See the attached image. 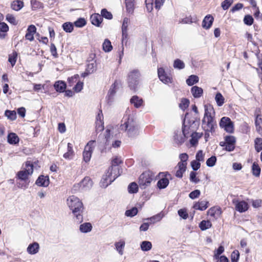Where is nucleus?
<instances>
[{"label":"nucleus","instance_id":"1","mask_svg":"<svg viewBox=\"0 0 262 262\" xmlns=\"http://www.w3.org/2000/svg\"><path fill=\"white\" fill-rule=\"evenodd\" d=\"M68 205L72 211L75 216V220L77 223H80L83 221L82 212L83 205L79 199L74 195L70 196L67 199Z\"/></svg>","mask_w":262,"mask_h":262},{"label":"nucleus","instance_id":"2","mask_svg":"<svg viewBox=\"0 0 262 262\" xmlns=\"http://www.w3.org/2000/svg\"><path fill=\"white\" fill-rule=\"evenodd\" d=\"M123 119L124 123L120 125V129L126 132L129 137L133 138L138 135V126L133 117L127 116Z\"/></svg>","mask_w":262,"mask_h":262},{"label":"nucleus","instance_id":"3","mask_svg":"<svg viewBox=\"0 0 262 262\" xmlns=\"http://www.w3.org/2000/svg\"><path fill=\"white\" fill-rule=\"evenodd\" d=\"M209 110H213V108L205 105V114L202 120V126L206 132H212L214 130V126L216 125V122L213 117L211 116V113L209 112Z\"/></svg>","mask_w":262,"mask_h":262},{"label":"nucleus","instance_id":"4","mask_svg":"<svg viewBox=\"0 0 262 262\" xmlns=\"http://www.w3.org/2000/svg\"><path fill=\"white\" fill-rule=\"evenodd\" d=\"M187 114L186 115H187ZM198 123L193 120H188L185 116L183 121L182 132L184 137H189V135L196 132Z\"/></svg>","mask_w":262,"mask_h":262},{"label":"nucleus","instance_id":"5","mask_svg":"<svg viewBox=\"0 0 262 262\" xmlns=\"http://www.w3.org/2000/svg\"><path fill=\"white\" fill-rule=\"evenodd\" d=\"M33 171V165L30 161H27L25 164V170H21L17 172V180H26L25 181V185L28 183H30L28 177L31 175Z\"/></svg>","mask_w":262,"mask_h":262},{"label":"nucleus","instance_id":"6","mask_svg":"<svg viewBox=\"0 0 262 262\" xmlns=\"http://www.w3.org/2000/svg\"><path fill=\"white\" fill-rule=\"evenodd\" d=\"M140 76V74L138 70H134L128 73L127 82L128 86L131 90L136 91Z\"/></svg>","mask_w":262,"mask_h":262},{"label":"nucleus","instance_id":"7","mask_svg":"<svg viewBox=\"0 0 262 262\" xmlns=\"http://www.w3.org/2000/svg\"><path fill=\"white\" fill-rule=\"evenodd\" d=\"M153 178L150 171H145L143 172L139 178V185L142 189H145L149 186Z\"/></svg>","mask_w":262,"mask_h":262},{"label":"nucleus","instance_id":"8","mask_svg":"<svg viewBox=\"0 0 262 262\" xmlns=\"http://www.w3.org/2000/svg\"><path fill=\"white\" fill-rule=\"evenodd\" d=\"M95 140H91L84 147L83 152V159L86 163L89 162L91 160L92 154L95 147Z\"/></svg>","mask_w":262,"mask_h":262},{"label":"nucleus","instance_id":"9","mask_svg":"<svg viewBox=\"0 0 262 262\" xmlns=\"http://www.w3.org/2000/svg\"><path fill=\"white\" fill-rule=\"evenodd\" d=\"M220 126L221 128L228 133L234 132V124L229 117H224L221 118L220 122Z\"/></svg>","mask_w":262,"mask_h":262},{"label":"nucleus","instance_id":"10","mask_svg":"<svg viewBox=\"0 0 262 262\" xmlns=\"http://www.w3.org/2000/svg\"><path fill=\"white\" fill-rule=\"evenodd\" d=\"M119 84V82L116 80L112 85L110 89L109 90L107 94V101L108 103H111L113 101L114 98L116 93V90L118 88Z\"/></svg>","mask_w":262,"mask_h":262},{"label":"nucleus","instance_id":"11","mask_svg":"<svg viewBox=\"0 0 262 262\" xmlns=\"http://www.w3.org/2000/svg\"><path fill=\"white\" fill-rule=\"evenodd\" d=\"M158 74L160 80L165 84L171 83V78L167 76L163 68H160L158 69Z\"/></svg>","mask_w":262,"mask_h":262},{"label":"nucleus","instance_id":"12","mask_svg":"<svg viewBox=\"0 0 262 262\" xmlns=\"http://www.w3.org/2000/svg\"><path fill=\"white\" fill-rule=\"evenodd\" d=\"M114 169V168L110 167L108 170V175H110V184H111L122 172V169H120L119 167H118L117 170Z\"/></svg>","mask_w":262,"mask_h":262},{"label":"nucleus","instance_id":"13","mask_svg":"<svg viewBox=\"0 0 262 262\" xmlns=\"http://www.w3.org/2000/svg\"><path fill=\"white\" fill-rule=\"evenodd\" d=\"M222 212L220 207H213L208 210L207 214L214 219H217L220 216Z\"/></svg>","mask_w":262,"mask_h":262},{"label":"nucleus","instance_id":"14","mask_svg":"<svg viewBox=\"0 0 262 262\" xmlns=\"http://www.w3.org/2000/svg\"><path fill=\"white\" fill-rule=\"evenodd\" d=\"M49 178L48 176L41 175L36 181L35 184L39 186L47 187L49 185Z\"/></svg>","mask_w":262,"mask_h":262},{"label":"nucleus","instance_id":"15","mask_svg":"<svg viewBox=\"0 0 262 262\" xmlns=\"http://www.w3.org/2000/svg\"><path fill=\"white\" fill-rule=\"evenodd\" d=\"M39 248V244L37 242H33L29 245L27 251L30 254L34 255L38 252Z\"/></svg>","mask_w":262,"mask_h":262},{"label":"nucleus","instance_id":"16","mask_svg":"<svg viewBox=\"0 0 262 262\" xmlns=\"http://www.w3.org/2000/svg\"><path fill=\"white\" fill-rule=\"evenodd\" d=\"M129 23V18L125 17L123 19L122 25V42L124 41V39H126L127 38V27Z\"/></svg>","mask_w":262,"mask_h":262},{"label":"nucleus","instance_id":"17","mask_svg":"<svg viewBox=\"0 0 262 262\" xmlns=\"http://www.w3.org/2000/svg\"><path fill=\"white\" fill-rule=\"evenodd\" d=\"M208 201L206 200H203L195 203L193 206V208L196 210H200L203 211L206 210L208 207Z\"/></svg>","mask_w":262,"mask_h":262},{"label":"nucleus","instance_id":"18","mask_svg":"<svg viewBox=\"0 0 262 262\" xmlns=\"http://www.w3.org/2000/svg\"><path fill=\"white\" fill-rule=\"evenodd\" d=\"M214 18L211 15H206L202 22V27L206 29H209L212 25Z\"/></svg>","mask_w":262,"mask_h":262},{"label":"nucleus","instance_id":"19","mask_svg":"<svg viewBox=\"0 0 262 262\" xmlns=\"http://www.w3.org/2000/svg\"><path fill=\"white\" fill-rule=\"evenodd\" d=\"M90 19L93 25L99 27L103 20V18L101 15L95 13L91 16Z\"/></svg>","mask_w":262,"mask_h":262},{"label":"nucleus","instance_id":"20","mask_svg":"<svg viewBox=\"0 0 262 262\" xmlns=\"http://www.w3.org/2000/svg\"><path fill=\"white\" fill-rule=\"evenodd\" d=\"M235 208L239 212L246 211L248 208V205L245 201H236L235 203Z\"/></svg>","mask_w":262,"mask_h":262},{"label":"nucleus","instance_id":"21","mask_svg":"<svg viewBox=\"0 0 262 262\" xmlns=\"http://www.w3.org/2000/svg\"><path fill=\"white\" fill-rule=\"evenodd\" d=\"M191 92L194 98H200L203 94V89L198 86H193L191 88Z\"/></svg>","mask_w":262,"mask_h":262},{"label":"nucleus","instance_id":"22","mask_svg":"<svg viewBox=\"0 0 262 262\" xmlns=\"http://www.w3.org/2000/svg\"><path fill=\"white\" fill-rule=\"evenodd\" d=\"M80 187L83 188L89 189L93 185L92 181L89 177H85L80 183Z\"/></svg>","mask_w":262,"mask_h":262},{"label":"nucleus","instance_id":"23","mask_svg":"<svg viewBox=\"0 0 262 262\" xmlns=\"http://www.w3.org/2000/svg\"><path fill=\"white\" fill-rule=\"evenodd\" d=\"M130 102L136 108L140 107L143 104V101L137 96H134L130 100Z\"/></svg>","mask_w":262,"mask_h":262},{"label":"nucleus","instance_id":"24","mask_svg":"<svg viewBox=\"0 0 262 262\" xmlns=\"http://www.w3.org/2000/svg\"><path fill=\"white\" fill-rule=\"evenodd\" d=\"M54 88L58 92H63L66 89V84L62 81H56L54 85Z\"/></svg>","mask_w":262,"mask_h":262},{"label":"nucleus","instance_id":"25","mask_svg":"<svg viewBox=\"0 0 262 262\" xmlns=\"http://www.w3.org/2000/svg\"><path fill=\"white\" fill-rule=\"evenodd\" d=\"M178 169L176 173V176L178 178H181L183 177V173L186 171V166L183 163H178Z\"/></svg>","mask_w":262,"mask_h":262},{"label":"nucleus","instance_id":"26","mask_svg":"<svg viewBox=\"0 0 262 262\" xmlns=\"http://www.w3.org/2000/svg\"><path fill=\"white\" fill-rule=\"evenodd\" d=\"M185 138L187 137L184 136L183 132L182 134H181L180 131H177L174 133V140L177 143L181 144L183 143L185 140Z\"/></svg>","mask_w":262,"mask_h":262},{"label":"nucleus","instance_id":"27","mask_svg":"<svg viewBox=\"0 0 262 262\" xmlns=\"http://www.w3.org/2000/svg\"><path fill=\"white\" fill-rule=\"evenodd\" d=\"M191 137L190 143L192 146H195L198 142V139L201 137V135L196 132L189 135Z\"/></svg>","mask_w":262,"mask_h":262},{"label":"nucleus","instance_id":"28","mask_svg":"<svg viewBox=\"0 0 262 262\" xmlns=\"http://www.w3.org/2000/svg\"><path fill=\"white\" fill-rule=\"evenodd\" d=\"M74 156V151L71 143L68 144V151L63 155V157L66 159H72Z\"/></svg>","mask_w":262,"mask_h":262},{"label":"nucleus","instance_id":"29","mask_svg":"<svg viewBox=\"0 0 262 262\" xmlns=\"http://www.w3.org/2000/svg\"><path fill=\"white\" fill-rule=\"evenodd\" d=\"M92 226L90 223H85L80 226L79 229L82 233H87L90 232L92 230Z\"/></svg>","mask_w":262,"mask_h":262},{"label":"nucleus","instance_id":"30","mask_svg":"<svg viewBox=\"0 0 262 262\" xmlns=\"http://www.w3.org/2000/svg\"><path fill=\"white\" fill-rule=\"evenodd\" d=\"M211 226H212V224H211V222L209 220H207V221L203 220L199 224V227L202 231L207 230V229L211 228Z\"/></svg>","mask_w":262,"mask_h":262},{"label":"nucleus","instance_id":"31","mask_svg":"<svg viewBox=\"0 0 262 262\" xmlns=\"http://www.w3.org/2000/svg\"><path fill=\"white\" fill-rule=\"evenodd\" d=\"M125 4L127 12L133 14L134 10V0H125Z\"/></svg>","mask_w":262,"mask_h":262},{"label":"nucleus","instance_id":"32","mask_svg":"<svg viewBox=\"0 0 262 262\" xmlns=\"http://www.w3.org/2000/svg\"><path fill=\"white\" fill-rule=\"evenodd\" d=\"M255 124L256 131L259 133L262 132V118L259 117V115H257L255 118Z\"/></svg>","mask_w":262,"mask_h":262},{"label":"nucleus","instance_id":"33","mask_svg":"<svg viewBox=\"0 0 262 262\" xmlns=\"http://www.w3.org/2000/svg\"><path fill=\"white\" fill-rule=\"evenodd\" d=\"M141 249L143 251H148L152 248L151 243L149 241H143L140 245Z\"/></svg>","mask_w":262,"mask_h":262},{"label":"nucleus","instance_id":"34","mask_svg":"<svg viewBox=\"0 0 262 262\" xmlns=\"http://www.w3.org/2000/svg\"><path fill=\"white\" fill-rule=\"evenodd\" d=\"M169 184V180L167 178H162L159 180L157 183V186L160 189L166 188Z\"/></svg>","mask_w":262,"mask_h":262},{"label":"nucleus","instance_id":"35","mask_svg":"<svg viewBox=\"0 0 262 262\" xmlns=\"http://www.w3.org/2000/svg\"><path fill=\"white\" fill-rule=\"evenodd\" d=\"M257 60L258 68H256V70L259 77L262 79V55L257 56Z\"/></svg>","mask_w":262,"mask_h":262},{"label":"nucleus","instance_id":"36","mask_svg":"<svg viewBox=\"0 0 262 262\" xmlns=\"http://www.w3.org/2000/svg\"><path fill=\"white\" fill-rule=\"evenodd\" d=\"M198 76L194 75L190 76L189 78L186 80V83L189 86L193 85L194 84L198 82Z\"/></svg>","mask_w":262,"mask_h":262},{"label":"nucleus","instance_id":"37","mask_svg":"<svg viewBox=\"0 0 262 262\" xmlns=\"http://www.w3.org/2000/svg\"><path fill=\"white\" fill-rule=\"evenodd\" d=\"M215 100L217 103V106H221L224 103L225 99L223 95L220 93H217L215 97Z\"/></svg>","mask_w":262,"mask_h":262},{"label":"nucleus","instance_id":"38","mask_svg":"<svg viewBox=\"0 0 262 262\" xmlns=\"http://www.w3.org/2000/svg\"><path fill=\"white\" fill-rule=\"evenodd\" d=\"M254 147L257 152L262 150V138H256L254 140Z\"/></svg>","mask_w":262,"mask_h":262},{"label":"nucleus","instance_id":"39","mask_svg":"<svg viewBox=\"0 0 262 262\" xmlns=\"http://www.w3.org/2000/svg\"><path fill=\"white\" fill-rule=\"evenodd\" d=\"M252 170V173L254 176L257 177L259 176L261 170L260 168L256 162L253 163Z\"/></svg>","mask_w":262,"mask_h":262},{"label":"nucleus","instance_id":"40","mask_svg":"<svg viewBox=\"0 0 262 262\" xmlns=\"http://www.w3.org/2000/svg\"><path fill=\"white\" fill-rule=\"evenodd\" d=\"M116 249L119 252L120 255H122L123 253V249L125 247V242L124 241H120L119 242H117L115 244Z\"/></svg>","mask_w":262,"mask_h":262},{"label":"nucleus","instance_id":"41","mask_svg":"<svg viewBox=\"0 0 262 262\" xmlns=\"http://www.w3.org/2000/svg\"><path fill=\"white\" fill-rule=\"evenodd\" d=\"M102 46L103 49L105 52H110L113 48L111 41L107 39L104 40Z\"/></svg>","mask_w":262,"mask_h":262},{"label":"nucleus","instance_id":"42","mask_svg":"<svg viewBox=\"0 0 262 262\" xmlns=\"http://www.w3.org/2000/svg\"><path fill=\"white\" fill-rule=\"evenodd\" d=\"M5 116L11 120H14L16 118V113L14 111L6 110L5 112Z\"/></svg>","mask_w":262,"mask_h":262},{"label":"nucleus","instance_id":"43","mask_svg":"<svg viewBox=\"0 0 262 262\" xmlns=\"http://www.w3.org/2000/svg\"><path fill=\"white\" fill-rule=\"evenodd\" d=\"M62 28L66 32L71 33L73 31L74 27L72 23L67 22L62 25Z\"/></svg>","mask_w":262,"mask_h":262},{"label":"nucleus","instance_id":"44","mask_svg":"<svg viewBox=\"0 0 262 262\" xmlns=\"http://www.w3.org/2000/svg\"><path fill=\"white\" fill-rule=\"evenodd\" d=\"M128 190L130 193H135L138 191V185L135 182L131 183L128 187Z\"/></svg>","mask_w":262,"mask_h":262},{"label":"nucleus","instance_id":"45","mask_svg":"<svg viewBox=\"0 0 262 262\" xmlns=\"http://www.w3.org/2000/svg\"><path fill=\"white\" fill-rule=\"evenodd\" d=\"M173 67L179 70L183 69L185 68V64L183 61L177 59L173 62Z\"/></svg>","mask_w":262,"mask_h":262},{"label":"nucleus","instance_id":"46","mask_svg":"<svg viewBox=\"0 0 262 262\" xmlns=\"http://www.w3.org/2000/svg\"><path fill=\"white\" fill-rule=\"evenodd\" d=\"M110 175H106L103 177L100 182V185L101 187L106 188L108 185H110Z\"/></svg>","mask_w":262,"mask_h":262},{"label":"nucleus","instance_id":"47","mask_svg":"<svg viewBox=\"0 0 262 262\" xmlns=\"http://www.w3.org/2000/svg\"><path fill=\"white\" fill-rule=\"evenodd\" d=\"M163 215L161 213H158L150 218L145 219L146 220H150V223H155L160 221L163 217Z\"/></svg>","mask_w":262,"mask_h":262},{"label":"nucleus","instance_id":"48","mask_svg":"<svg viewBox=\"0 0 262 262\" xmlns=\"http://www.w3.org/2000/svg\"><path fill=\"white\" fill-rule=\"evenodd\" d=\"M101 16L108 19H111L113 18V15L110 12H108L106 9H103L101 11Z\"/></svg>","mask_w":262,"mask_h":262},{"label":"nucleus","instance_id":"49","mask_svg":"<svg viewBox=\"0 0 262 262\" xmlns=\"http://www.w3.org/2000/svg\"><path fill=\"white\" fill-rule=\"evenodd\" d=\"M32 7L33 10L43 8V5L42 3L36 0L31 1Z\"/></svg>","mask_w":262,"mask_h":262},{"label":"nucleus","instance_id":"50","mask_svg":"<svg viewBox=\"0 0 262 262\" xmlns=\"http://www.w3.org/2000/svg\"><path fill=\"white\" fill-rule=\"evenodd\" d=\"M138 213V209L136 207H133L131 209L127 210L125 214L127 216L133 217L136 215Z\"/></svg>","mask_w":262,"mask_h":262},{"label":"nucleus","instance_id":"51","mask_svg":"<svg viewBox=\"0 0 262 262\" xmlns=\"http://www.w3.org/2000/svg\"><path fill=\"white\" fill-rule=\"evenodd\" d=\"M189 104V100L186 98H183L182 99L181 103L179 104V107L180 108L184 111L186 108L188 107Z\"/></svg>","mask_w":262,"mask_h":262},{"label":"nucleus","instance_id":"52","mask_svg":"<svg viewBox=\"0 0 262 262\" xmlns=\"http://www.w3.org/2000/svg\"><path fill=\"white\" fill-rule=\"evenodd\" d=\"M8 142L11 144H16V135L15 133H10L8 135Z\"/></svg>","mask_w":262,"mask_h":262},{"label":"nucleus","instance_id":"53","mask_svg":"<svg viewBox=\"0 0 262 262\" xmlns=\"http://www.w3.org/2000/svg\"><path fill=\"white\" fill-rule=\"evenodd\" d=\"M122 163V160L118 158H114L112 161V165L111 167L114 168L115 170H117V169L119 167V165Z\"/></svg>","mask_w":262,"mask_h":262},{"label":"nucleus","instance_id":"54","mask_svg":"<svg viewBox=\"0 0 262 262\" xmlns=\"http://www.w3.org/2000/svg\"><path fill=\"white\" fill-rule=\"evenodd\" d=\"M254 19L252 16L250 15H246L244 18V22L245 24L248 26H251L253 24Z\"/></svg>","mask_w":262,"mask_h":262},{"label":"nucleus","instance_id":"55","mask_svg":"<svg viewBox=\"0 0 262 262\" xmlns=\"http://www.w3.org/2000/svg\"><path fill=\"white\" fill-rule=\"evenodd\" d=\"M225 143L228 144H232L235 146L236 139L233 136H227L225 137Z\"/></svg>","mask_w":262,"mask_h":262},{"label":"nucleus","instance_id":"56","mask_svg":"<svg viewBox=\"0 0 262 262\" xmlns=\"http://www.w3.org/2000/svg\"><path fill=\"white\" fill-rule=\"evenodd\" d=\"M231 261L237 262L239 257V253L238 250H234L231 255Z\"/></svg>","mask_w":262,"mask_h":262},{"label":"nucleus","instance_id":"57","mask_svg":"<svg viewBox=\"0 0 262 262\" xmlns=\"http://www.w3.org/2000/svg\"><path fill=\"white\" fill-rule=\"evenodd\" d=\"M86 21L83 18H79L76 21L74 24L77 27H82L86 25Z\"/></svg>","mask_w":262,"mask_h":262},{"label":"nucleus","instance_id":"58","mask_svg":"<svg viewBox=\"0 0 262 262\" xmlns=\"http://www.w3.org/2000/svg\"><path fill=\"white\" fill-rule=\"evenodd\" d=\"M216 158L215 156H211L210 158H208L206 161V165L208 167H212L216 163Z\"/></svg>","mask_w":262,"mask_h":262},{"label":"nucleus","instance_id":"59","mask_svg":"<svg viewBox=\"0 0 262 262\" xmlns=\"http://www.w3.org/2000/svg\"><path fill=\"white\" fill-rule=\"evenodd\" d=\"M233 2V0H225L222 3L221 6L223 10H226L230 7Z\"/></svg>","mask_w":262,"mask_h":262},{"label":"nucleus","instance_id":"60","mask_svg":"<svg viewBox=\"0 0 262 262\" xmlns=\"http://www.w3.org/2000/svg\"><path fill=\"white\" fill-rule=\"evenodd\" d=\"M104 129L103 121H96V131L98 133Z\"/></svg>","mask_w":262,"mask_h":262},{"label":"nucleus","instance_id":"61","mask_svg":"<svg viewBox=\"0 0 262 262\" xmlns=\"http://www.w3.org/2000/svg\"><path fill=\"white\" fill-rule=\"evenodd\" d=\"M179 158L181 160V161L179 163H183L185 164V166L187 165V161L188 159V156L186 153L181 154L179 156Z\"/></svg>","mask_w":262,"mask_h":262},{"label":"nucleus","instance_id":"62","mask_svg":"<svg viewBox=\"0 0 262 262\" xmlns=\"http://www.w3.org/2000/svg\"><path fill=\"white\" fill-rule=\"evenodd\" d=\"M196 172L191 171L190 173V180L191 182L196 184L200 182V179L196 177Z\"/></svg>","mask_w":262,"mask_h":262},{"label":"nucleus","instance_id":"63","mask_svg":"<svg viewBox=\"0 0 262 262\" xmlns=\"http://www.w3.org/2000/svg\"><path fill=\"white\" fill-rule=\"evenodd\" d=\"M200 191L199 190L196 189L194 191H192L189 194V196L191 199H195L198 198L200 195Z\"/></svg>","mask_w":262,"mask_h":262},{"label":"nucleus","instance_id":"64","mask_svg":"<svg viewBox=\"0 0 262 262\" xmlns=\"http://www.w3.org/2000/svg\"><path fill=\"white\" fill-rule=\"evenodd\" d=\"M178 214L183 219H186L188 217V213L186 210L184 209H181L178 210Z\"/></svg>","mask_w":262,"mask_h":262}]
</instances>
